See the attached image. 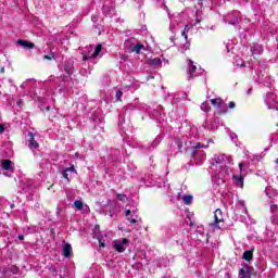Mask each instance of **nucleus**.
<instances>
[{"label": "nucleus", "instance_id": "obj_1", "mask_svg": "<svg viewBox=\"0 0 278 278\" xmlns=\"http://www.w3.org/2000/svg\"><path fill=\"white\" fill-rule=\"evenodd\" d=\"M93 51V48L92 46H90L88 48V52H83V59L85 61H88V60H94V58H97L101 51H103V46L101 43H99L96 48H94V51Z\"/></svg>", "mask_w": 278, "mask_h": 278}, {"label": "nucleus", "instance_id": "obj_2", "mask_svg": "<svg viewBox=\"0 0 278 278\" xmlns=\"http://www.w3.org/2000/svg\"><path fill=\"white\" fill-rule=\"evenodd\" d=\"M112 247L117 253H125L129 247V240L125 238L114 240Z\"/></svg>", "mask_w": 278, "mask_h": 278}, {"label": "nucleus", "instance_id": "obj_3", "mask_svg": "<svg viewBox=\"0 0 278 278\" xmlns=\"http://www.w3.org/2000/svg\"><path fill=\"white\" fill-rule=\"evenodd\" d=\"M225 218L223 217V211L220 208H217L214 212V223L210 224V227L213 228V230L222 229L223 226H220V223H224Z\"/></svg>", "mask_w": 278, "mask_h": 278}, {"label": "nucleus", "instance_id": "obj_4", "mask_svg": "<svg viewBox=\"0 0 278 278\" xmlns=\"http://www.w3.org/2000/svg\"><path fill=\"white\" fill-rule=\"evenodd\" d=\"M211 103L216 110H218L219 114H227V111L225 108H227V104L223 101L222 98L212 99Z\"/></svg>", "mask_w": 278, "mask_h": 278}, {"label": "nucleus", "instance_id": "obj_5", "mask_svg": "<svg viewBox=\"0 0 278 278\" xmlns=\"http://www.w3.org/2000/svg\"><path fill=\"white\" fill-rule=\"evenodd\" d=\"M18 271H20L18 267L12 265L10 267L2 269V271H0V275H3L4 277L10 278V275H18Z\"/></svg>", "mask_w": 278, "mask_h": 278}, {"label": "nucleus", "instance_id": "obj_6", "mask_svg": "<svg viewBox=\"0 0 278 278\" xmlns=\"http://www.w3.org/2000/svg\"><path fill=\"white\" fill-rule=\"evenodd\" d=\"M188 79H194L197 77V65H194L193 60H188Z\"/></svg>", "mask_w": 278, "mask_h": 278}, {"label": "nucleus", "instance_id": "obj_7", "mask_svg": "<svg viewBox=\"0 0 278 278\" xmlns=\"http://www.w3.org/2000/svg\"><path fill=\"white\" fill-rule=\"evenodd\" d=\"M214 162L215 164H231V159L225 154H215Z\"/></svg>", "mask_w": 278, "mask_h": 278}, {"label": "nucleus", "instance_id": "obj_8", "mask_svg": "<svg viewBox=\"0 0 278 278\" xmlns=\"http://www.w3.org/2000/svg\"><path fill=\"white\" fill-rule=\"evenodd\" d=\"M266 103L269 110H278L277 104H275V94L268 93L266 98Z\"/></svg>", "mask_w": 278, "mask_h": 278}, {"label": "nucleus", "instance_id": "obj_9", "mask_svg": "<svg viewBox=\"0 0 278 278\" xmlns=\"http://www.w3.org/2000/svg\"><path fill=\"white\" fill-rule=\"evenodd\" d=\"M239 278H251V267L245 266L239 270Z\"/></svg>", "mask_w": 278, "mask_h": 278}, {"label": "nucleus", "instance_id": "obj_10", "mask_svg": "<svg viewBox=\"0 0 278 278\" xmlns=\"http://www.w3.org/2000/svg\"><path fill=\"white\" fill-rule=\"evenodd\" d=\"M28 136H29L28 147L29 149H31V151H35V149H38L39 147L38 141L34 139V134L29 132Z\"/></svg>", "mask_w": 278, "mask_h": 278}, {"label": "nucleus", "instance_id": "obj_11", "mask_svg": "<svg viewBox=\"0 0 278 278\" xmlns=\"http://www.w3.org/2000/svg\"><path fill=\"white\" fill-rule=\"evenodd\" d=\"M17 45H20V47H23V49H34L35 47L34 42L23 39H18Z\"/></svg>", "mask_w": 278, "mask_h": 278}, {"label": "nucleus", "instance_id": "obj_12", "mask_svg": "<svg viewBox=\"0 0 278 278\" xmlns=\"http://www.w3.org/2000/svg\"><path fill=\"white\" fill-rule=\"evenodd\" d=\"M265 194L269 197V199H277L278 197L277 189H273L270 187H266Z\"/></svg>", "mask_w": 278, "mask_h": 278}, {"label": "nucleus", "instance_id": "obj_13", "mask_svg": "<svg viewBox=\"0 0 278 278\" xmlns=\"http://www.w3.org/2000/svg\"><path fill=\"white\" fill-rule=\"evenodd\" d=\"M233 179H235L238 188H244V176L243 175H240V176L233 175Z\"/></svg>", "mask_w": 278, "mask_h": 278}, {"label": "nucleus", "instance_id": "obj_14", "mask_svg": "<svg viewBox=\"0 0 278 278\" xmlns=\"http://www.w3.org/2000/svg\"><path fill=\"white\" fill-rule=\"evenodd\" d=\"M72 253H73V248L71 247V243H66L63 247V255H64V257H71Z\"/></svg>", "mask_w": 278, "mask_h": 278}, {"label": "nucleus", "instance_id": "obj_15", "mask_svg": "<svg viewBox=\"0 0 278 278\" xmlns=\"http://www.w3.org/2000/svg\"><path fill=\"white\" fill-rule=\"evenodd\" d=\"M130 49H131L132 53H140V51H141L142 49H144V45L138 42V43H136V45H131V46H130Z\"/></svg>", "mask_w": 278, "mask_h": 278}, {"label": "nucleus", "instance_id": "obj_16", "mask_svg": "<svg viewBox=\"0 0 278 278\" xmlns=\"http://www.w3.org/2000/svg\"><path fill=\"white\" fill-rule=\"evenodd\" d=\"M1 167L3 168V170H11V168H12V161H10V160H2Z\"/></svg>", "mask_w": 278, "mask_h": 278}, {"label": "nucleus", "instance_id": "obj_17", "mask_svg": "<svg viewBox=\"0 0 278 278\" xmlns=\"http://www.w3.org/2000/svg\"><path fill=\"white\" fill-rule=\"evenodd\" d=\"M148 64L150 66H160V64H162V59L160 58L150 59L148 60Z\"/></svg>", "mask_w": 278, "mask_h": 278}, {"label": "nucleus", "instance_id": "obj_18", "mask_svg": "<svg viewBox=\"0 0 278 278\" xmlns=\"http://www.w3.org/2000/svg\"><path fill=\"white\" fill-rule=\"evenodd\" d=\"M199 149H207V146L201 144V143H197L195 147L192 150L193 157H195L197 153H199Z\"/></svg>", "mask_w": 278, "mask_h": 278}, {"label": "nucleus", "instance_id": "obj_19", "mask_svg": "<svg viewBox=\"0 0 278 278\" xmlns=\"http://www.w3.org/2000/svg\"><path fill=\"white\" fill-rule=\"evenodd\" d=\"M243 260H245V262H251V260H253V250L245 251L243 253Z\"/></svg>", "mask_w": 278, "mask_h": 278}, {"label": "nucleus", "instance_id": "obj_20", "mask_svg": "<svg viewBox=\"0 0 278 278\" xmlns=\"http://www.w3.org/2000/svg\"><path fill=\"white\" fill-rule=\"evenodd\" d=\"M200 108L202 112H210V110H212V108L210 106V103L207 102H203Z\"/></svg>", "mask_w": 278, "mask_h": 278}, {"label": "nucleus", "instance_id": "obj_21", "mask_svg": "<svg viewBox=\"0 0 278 278\" xmlns=\"http://www.w3.org/2000/svg\"><path fill=\"white\" fill-rule=\"evenodd\" d=\"M182 201L186 205H190V203H192V195H184Z\"/></svg>", "mask_w": 278, "mask_h": 278}, {"label": "nucleus", "instance_id": "obj_22", "mask_svg": "<svg viewBox=\"0 0 278 278\" xmlns=\"http://www.w3.org/2000/svg\"><path fill=\"white\" fill-rule=\"evenodd\" d=\"M74 206L76 207V210H84V202L75 201Z\"/></svg>", "mask_w": 278, "mask_h": 278}, {"label": "nucleus", "instance_id": "obj_23", "mask_svg": "<svg viewBox=\"0 0 278 278\" xmlns=\"http://www.w3.org/2000/svg\"><path fill=\"white\" fill-rule=\"evenodd\" d=\"M43 60H55V54L53 52H51L50 54H45L43 56Z\"/></svg>", "mask_w": 278, "mask_h": 278}, {"label": "nucleus", "instance_id": "obj_24", "mask_svg": "<svg viewBox=\"0 0 278 278\" xmlns=\"http://www.w3.org/2000/svg\"><path fill=\"white\" fill-rule=\"evenodd\" d=\"M98 241L100 244V249H105V241L101 237H98Z\"/></svg>", "mask_w": 278, "mask_h": 278}, {"label": "nucleus", "instance_id": "obj_25", "mask_svg": "<svg viewBox=\"0 0 278 278\" xmlns=\"http://www.w3.org/2000/svg\"><path fill=\"white\" fill-rule=\"evenodd\" d=\"M190 49V42H186L185 45H184V47L181 48V51H182V53H184V51H188Z\"/></svg>", "mask_w": 278, "mask_h": 278}, {"label": "nucleus", "instance_id": "obj_26", "mask_svg": "<svg viewBox=\"0 0 278 278\" xmlns=\"http://www.w3.org/2000/svg\"><path fill=\"white\" fill-rule=\"evenodd\" d=\"M138 216H136V217H134V216H131V217H128L127 219L129 220V223H132L134 225H136V223H138Z\"/></svg>", "mask_w": 278, "mask_h": 278}, {"label": "nucleus", "instance_id": "obj_27", "mask_svg": "<svg viewBox=\"0 0 278 278\" xmlns=\"http://www.w3.org/2000/svg\"><path fill=\"white\" fill-rule=\"evenodd\" d=\"M117 101H121V98L123 97V91L118 90L116 91V94H115Z\"/></svg>", "mask_w": 278, "mask_h": 278}, {"label": "nucleus", "instance_id": "obj_28", "mask_svg": "<svg viewBox=\"0 0 278 278\" xmlns=\"http://www.w3.org/2000/svg\"><path fill=\"white\" fill-rule=\"evenodd\" d=\"M117 199H118V201H125V199H127V195H125V194H117Z\"/></svg>", "mask_w": 278, "mask_h": 278}, {"label": "nucleus", "instance_id": "obj_29", "mask_svg": "<svg viewBox=\"0 0 278 278\" xmlns=\"http://www.w3.org/2000/svg\"><path fill=\"white\" fill-rule=\"evenodd\" d=\"M188 30H182L181 36L185 37V40L188 41Z\"/></svg>", "mask_w": 278, "mask_h": 278}, {"label": "nucleus", "instance_id": "obj_30", "mask_svg": "<svg viewBox=\"0 0 278 278\" xmlns=\"http://www.w3.org/2000/svg\"><path fill=\"white\" fill-rule=\"evenodd\" d=\"M228 106L230 108V110H233V108H236V102L230 101V102L228 103Z\"/></svg>", "mask_w": 278, "mask_h": 278}, {"label": "nucleus", "instance_id": "obj_31", "mask_svg": "<svg viewBox=\"0 0 278 278\" xmlns=\"http://www.w3.org/2000/svg\"><path fill=\"white\" fill-rule=\"evenodd\" d=\"M157 144H160V139H155L153 142H152V147L155 148L157 147Z\"/></svg>", "mask_w": 278, "mask_h": 278}, {"label": "nucleus", "instance_id": "obj_32", "mask_svg": "<svg viewBox=\"0 0 278 278\" xmlns=\"http://www.w3.org/2000/svg\"><path fill=\"white\" fill-rule=\"evenodd\" d=\"M127 110H136V104H128Z\"/></svg>", "mask_w": 278, "mask_h": 278}, {"label": "nucleus", "instance_id": "obj_33", "mask_svg": "<svg viewBox=\"0 0 278 278\" xmlns=\"http://www.w3.org/2000/svg\"><path fill=\"white\" fill-rule=\"evenodd\" d=\"M65 170H67V173H68V172H71V173H75V167H74V166H72V167H70V168H67V169H65Z\"/></svg>", "mask_w": 278, "mask_h": 278}, {"label": "nucleus", "instance_id": "obj_34", "mask_svg": "<svg viewBox=\"0 0 278 278\" xmlns=\"http://www.w3.org/2000/svg\"><path fill=\"white\" fill-rule=\"evenodd\" d=\"M63 177H64V179H68V173H67L66 169H65L64 173H63Z\"/></svg>", "mask_w": 278, "mask_h": 278}, {"label": "nucleus", "instance_id": "obj_35", "mask_svg": "<svg viewBox=\"0 0 278 278\" xmlns=\"http://www.w3.org/2000/svg\"><path fill=\"white\" fill-rule=\"evenodd\" d=\"M243 166H244V163H239V170H240L241 174H242Z\"/></svg>", "mask_w": 278, "mask_h": 278}, {"label": "nucleus", "instance_id": "obj_36", "mask_svg": "<svg viewBox=\"0 0 278 278\" xmlns=\"http://www.w3.org/2000/svg\"><path fill=\"white\" fill-rule=\"evenodd\" d=\"M240 203L242 205V210H243L244 214H247V206H244V202H240Z\"/></svg>", "mask_w": 278, "mask_h": 278}, {"label": "nucleus", "instance_id": "obj_37", "mask_svg": "<svg viewBox=\"0 0 278 278\" xmlns=\"http://www.w3.org/2000/svg\"><path fill=\"white\" fill-rule=\"evenodd\" d=\"M3 131H5V127H3V125H0V134H3Z\"/></svg>", "mask_w": 278, "mask_h": 278}, {"label": "nucleus", "instance_id": "obj_38", "mask_svg": "<svg viewBox=\"0 0 278 278\" xmlns=\"http://www.w3.org/2000/svg\"><path fill=\"white\" fill-rule=\"evenodd\" d=\"M129 214H131V211L127 210L126 213H125V216L129 217Z\"/></svg>", "mask_w": 278, "mask_h": 278}, {"label": "nucleus", "instance_id": "obj_39", "mask_svg": "<svg viewBox=\"0 0 278 278\" xmlns=\"http://www.w3.org/2000/svg\"><path fill=\"white\" fill-rule=\"evenodd\" d=\"M169 31H175V26L170 25L169 26Z\"/></svg>", "mask_w": 278, "mask_h": 278}, {"label": "nucleus", "instance_id": "obj_40", "mask_svg": "<svg viewBox=\"0 0 278 278\" xmlns=\"http://www.w3.org/2000/svg\"><path fill=\"white\" fill-rule=\"evenodd\" d=\"M18 240H25V237L23 235H20Z\"/></svg>", "mask_w": 278, "mask_h": 278}, {"label": "nucleus", "instance_id": "obj_41", "mask_svg": "<svg viewBox=\"0 0 278 278\" xmlns=\"http://www.w3.org/2000/svg\"><path fill=\"white\" fill-rule=\"evenodd\" d=\"M190 30V26H185V31H189Z\"/></svg>", "mask_w": 278, "mask_h": 278}, {"label": "nucleus", "instance_id": "obj_42", "mask_svg": "<svg viewBox=\"0 0 278 278\" xmlns=\"http://www.w3.org/2000/svg\"><path fill=\"white\" fill-rule=\"evenodd\" d=\"M65 71L68 73V75H71V73H73L72 70H65Z\"/></svg>", "mask_w": 278, "mask_h": 278}, {"label": "nucleus", "instance_id": "obj_43", "mask_svg": "<svg viewBox=\"0 0 278 278\" xmlns=\"http://www.w3.org/2000/svg\"><path fill=\"white\" fill-rule=\"evenodd\" d=\"M1 73H5V67H2V68H1Z\"/></svg>", "mask_w": 278, "mask_h": 278}, {"label": "nucleus", "instance_id": "obj_44", "mask_svg": "<svg viewBox=\"0 0 278 278\" xmlns=\"http://www.w3.org/2000/svg\"><path fill=\"white\" fill-rule=\"evenodd\" d=\"M271 207H277V205H275L274 203H271Z\"/></svg>", "mask_w": 278, "mask_h": 278}, {"label": "nucleus", "instance_id": "obj_45", "mask_svg": "<svg viewBox=\"0 0 278 278\" xmlns=\"http://www.w3.org/2000/svg\"><path fill=\"white\" fill-rule=\"evenodd\" d=\"M261 52H262V48L258 49V53H261Z\"/></svg>", "mask_w": 278, "mask_h": 278}, {"label": "nucleus", "instance_id": "obj_46", "mask_svg": "<svg viewBox=\"0 0 278 278\" xmlns=\"http://www.w3.org/2000/svg\"><path fill=\"white\" fill-rule=\"evenodd\" d=\"M92 21H97V17H92Z\"/></svg>", "mask_w": 278, "mask_h": 278}, {"label": "nucleus", "instance_id": "obj_47", "mask_svg": "<svg viewBox=\"0 0 278 278\" xmlns=\"http://www.w3.org/2000/svg\"><path fill=\"white\" fill-rule=\"evenodd\" d=\"M92 21H97V17H92Z\"/></svg>", "mask_w": 278, "mask_h": 278}, {"label": "nucleus", "instance_id": "obj_48", "mask_svg": "<svg viewBox=\"0 0 278 278\" xmlns=\"http://www.w3.org/2000/svg\"><path fill=\"white\" fill-rule=\"evenodd\" d=\"M248 93H251V89L248 91Z\"/></svg>", "mask_w": 278, "mask_h": 278}, {"label": "nucleus", "instance_id": "obj_49", "mask_svg": "<svg viewBox=\"0 0 278 278\" xmlns=\"http://www.w3.org/2000/svg\"><path fill=\"white\" fill-rule=\"evenodd\" d=\"M75 155H76V156H78V155H79V153H76Z\"/></svg>", "mask_w": 278, "mask_h": 278}, {"label": "nucleus", "instance_id": "obj_50", "mask_svg": "<svg viewBox=\"0 0 278 278\" xmlns=\"http://www.w3.org/2000/svg\"><path fill=\"white\" fill-rule=\"evenodd\" d=\"M4 175H7V177H10V175H8V174H4Z\"/></svg>", "mask_w": 278, "mask_h": 278}, {"label": "nucleus", "instance_id": "obj_51", "mask_svg": "<svg viewBox=\"0 0 278 278\" xmlns=\"http://www.w3.org/2000/svg\"><path fill=\"white\" fill-rule=\"evenodd\" d=\"M96 229H99V226H96Z\"/></svg>", "mask_w": 278, "mask_h": 278}, {"label": "nucleus", "instance_id": "obj_52", "mask_svg": "<svg viewBox=\"0 0 278 278\" xmlns=\"http://www.w3.org/2000/svg\"><path fill=\"white\" fill-rule=\"evenodd\" d=\"M11 207H14V204H12Z\"/></svg>", "mask_w": 278, "mask_h": 278}]
</instances>
